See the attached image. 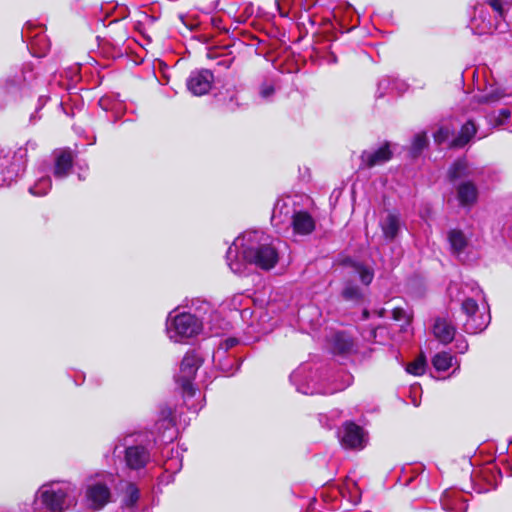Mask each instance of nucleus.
<instances>
[{
	"label": "nucleus",
	"instance_id": "obj_1",
	"mask_svg": "<svg viewBox=\"0 0 512 512\" xmlns=\"http://www.w3.org/2000/svg\"><path fill=\"white\" fill-rule=\"evenodd\" d=\"M235 250L241 249L245 262L263 270L273 268L278 262V252L270 241V237L262 231L244 232L233 243Z\"/></svg>",
	"mask_w": 512,
	"mask_h": 512
},
{
	"label": "nucleus",
	"instance_id": "obj_2",
	"mask_svg": "<svg viewBox=\"0 0 512 512\" xmlns=\"http://www.w3.org/2000/svg\"><path fill=\"white\" fill-rule=\"evenodd\" d=\"M77 488L69 482L44 484L36 494V503L43 505L45 512H64L73 507L78 498Z\"/></svg>",
	"mask_w": 512,
	"mask_h": 512
},
{
	"label": "nucleus",
	"instance_id": "obj_3",
	"mask_svg": "<svg viewBox=\"0 0 512 512\" xmlns=\"http://www.w3.org/2000/svg\"><path fill=\"white\" fill-rule=\"evenodd\" d=\"M459 290V287L455 283H451L448 287V293L451 298L456 297L457 300L461 301V314L465 317L463 320V329L468 334H477L483 331L490 322V315L479 310V306L473 297L466 296L465 291L464 299H461L455 292Z\"/></svg>",
	"mask_w": 512,
	"mask_h": 512
},
{
	"label": "nucleus",
	"instance_id": "obj_4",
	"mask_svg": "<svg viewBox=\"0 0 512 512\" xmlns=\"http://www.w3.org/2000/svg\"><path fill=\"white\" fill-rule=\"evenodd\" d=\"M202 326V320L194 314L183 312L173 316L170 312L166 320V333L170 340L182 342L199 334Z\"/></svg>",
	"mask_w": 512,
	"mask_h": 512
},
{
	"label": "nucleus",
	"instance_id": "obj_5",
	"mask_svg": "<svg viewBox=\"0 0 512 512\" xmlns=\"http://www.w3.org/2000/svg\"><path fill=\"white\" fill-rule=\"evenodd\" d=\"M487 3L495 12V21L489 16L484 5H478L475 7V14L471 20V29L479 35L491 33L494 30L504 32L508 26L498 21V18L504 19L505 10L501 0H487Z\"/></svg>",
	"mask_w": 512,
	"mask_h": 512
},
{
	"label": "nucleus",
	"instance_id": "obj_6",
	"mask_svg": "<svg viewBox=\"0 0 512 512\" xmlns=\"http://www.w3.org/2000/svg\"><path fill=\"white\" fill-rule=\"evenodd\" d=\"M201 363L202 360L195 351L186 353L181 362L180 372L176 376V381L181 386L183 393L187 396H193L195 394L192 381Z\"/></svg>",
	"mask_w": 512,
	"mask_h": 512
},
{
	"label": "nucleus",
	"instance_id": "obj_7",
	"mask_svg": "<svg viewBox=\"0 0 512 512\" xmlns=\"http://www.w3.org/2000/svg\"><path fill=\"white\" fill-rule=\"evenodd\" d=\"M124 462L130 470H141L149 463L151 454L142 444H134L131 437L124 439Z\"/></svg>",
	"mask_w": 512,
	"mask_h": 512
},
{
	"label": "nucleus",
	"instance_id": "obj_8",
	"mask_svg": "<svg viewBox=\"0 0 512 512\" xmlns=\"http://www.w3.org/2000/svg\"><path fill=\"white\" fill-rule=\"evenodd\" d=\"M26 82L24 71L15 74L6 75L0 81V100L7 104L17 100L21 96V91Z\"/></svg>",
	"mask_w": 512,
	"mask_h": 512
},
{
	"label": "nucleus",
	"instance_id": "obj_9",
	"mask_svg": "<svg viewBox=\"0 0 512 512\" xmlns=\"http://www.w3.org/2000/svg\"><path fill=\"white\" fill-rule=\"evenodd\" d=\"M86 503L93 510L102 509L111 499V491L106 482L96 481L86 488Z\"/></svg>",
	"mask_w": 512,
	"mask_h": 512
},
{
	"label": "nucleus",
	"instance_id": "obj_10",
	"mask_svg": "<svg viewBox=\"0 0 512 512\" xmlns=\"http://www.w3.org/2000/svg\"><path fill=\"white\" fill-rule=\"evenodd\" d=\"M338 434L341 445L347 449H362L365 446L364 431L353 422H345Z\"/></svg>",
	"mask_w": 512,
	"mask_h": 512
},
{
	"label": "nucleus",
	"instance_id": "obj_11",
	"mask_svg": "<svg viewBox=\"0 0 512 512\" xmlns=\"http://www.w3.org/2000/svg\"><path fill=\"white\" fill-rule=\"evenodd\" d=\"M213 79L212 72L207 69L193 71L187 79V87L193 95L201 96L209 92Z\"/></svg>",
	"mask_w": 512,
	"mask_h": 512
},
{
	"label": "nucleus",
	"instance_id": "obj_12",
	"mask_svg": "<svg viewBox=\"0 0 512 512\" xmlns=\"http://www.w3.org/2000/svg\"><path fill=\"white\" fill-rule=\"evenodd\" d=\"M392 157L389 144L385 143L375 150H365L361 154V164L366 168H372L388 162Z\"/></svg>",
	"mask_w": 512,
	"mask_h": 512
},
{
	"label": "nucleus",
	"instance_id": "obj_13",
	"mask_svg": "<svg viewBox=\"0 0 512 512\" xmlns=\"http://www.w3.org/2000/svg\"><path fill=\"white\" fill-rule=\"evenodd\" d=\"M155 430L164 442H170L176 437L172 410L170 408H163L160 411L159 418L155 423Z\"/></svg>",
	"mask_w": 512,
	"mask_h": 512
},
{
	"label": "nucleus",
	"instance_id": "obj_14",
	"mask_svg": "<svg viewBox=\"0 0 512 512\" xmlns=\"http://www.w3.org/2000/svg\"><path fill=\"white\" fill-rule=\"evenodd\" d=\"M379 226L386 240H394L400 232V217L395 212H387L379 221Z\"/></svg>",
	"mask_w": 512,
	"mask_h": 512
},
{
	"label": "nucleus",
	"instance_id": "obj_15",
	"mask_svg": "<svg viewBox=\"0 0 512 512\" xmlns=\"http://www.w3.org/2000/svg\"><path fill=\"white\" fill-rule=\"evenodd\" d=\"M290 223L295 234L308 235L315 229V222L312 216L303 211L295 212Z\"/></svg>",
	"mask_w": 512,
	"mask_h": 512
},
{
	"label": "nucleus",
	"instance_id": "obj_16",
	"mask_svg": "<svg viewBox=\"0 0 512 512\" xmlns=\"http://www.w3.org/2000/svg\"><path fill=\"white\" fill-rule=\"evenodd\" d=\"M442 507L449 512H466L468 505L459 491H445L441 498Z\"/></svg>",
	"mask_w": 512,
	"mask_h": 512
},
{
	"label": "nucleus",
	"instance_id": "obj_17",
	"mask_svg": "<svg viewBox=\"0 0 512 512\" xmlns=\"http://www.w3.org/2000/svg\"><path fill=\"white\" fill-rule=\"evenodd\" d=\"M332 349L335 354L349 355L355 352V343L347 333L337 332L332 337Z\"/></svg>",
	"mask_w": 512,
	"mask_h": 512
},
{
	"label": "nucleus",
	"instance_id": "obj_18",
	"mask_svg": "<svg viewBox=\"0 0 512 512\" xmlns=\"http://www.w3.org/2000/svg\"><path fill=\"white\" fill-rule=\"evenodd\" d=\"M73 158L68 150H61L55 153L54 176L62 179L66 177L72 168Z\"/></svg>",
	"mask_w": 512,
	"mask_h": 512
},
{
	"label": "nucleus",
	"instance_id": "obj_19",
	"mask_svg": "<svg viewBox=\"0 0 512 512\" xmlns=\"http://www.w3.org/2000/svg\"><path fill=\"white\" fill-rule=\"evenodd\" d=\"M293 213L295 212L285 200H278L273 208L271 221L274 226L278 227L290 222Z\"/></svg>",
	"mask_w": 512,
	"mask_h": 512
},
{
	"label": "nucleus",
	"instance_id": "obj_20",
	"mask_svg": "<svg viewBox=\"0 0 512 512\" xmlns=\"http://www.w3.org/2000/svg\"><path fill=\"white\" fill-rule=\"evenodd\" d=\"M448 241L451 251L458 258L462 259V255L468 246V240L461 230L453 229L448 233Z\"/></svg>",
	"mask_w": 512,
	"mask_h": 512
},
{
	"label": "nucleus",
	"instance_id": "obj_21",
	"mask_svg": "<svg viewBox=\"0 0 512 512\" xmlns=\"http://www.w3.org/2000/svg\"><path fill=\"white\" fill-rule=\"evenodd\" d=\"M478 191L472 182H463L457 188V198L462 206H470L477 200Z\"/></svg>",
	"mask_w": 512,
	"mask_h": 512
},
{
	"label": "nucleus",
	"instance_id": "obj_22",
	"mask_svg": "<svg viewBox=\"0 0 512 512\" xmlns=\"http://www.w3.org/2000/svg\"><path fill=\"white\" fill-rule=\"evenodd\" d=\"M350 273L358 276L362 284L369 285L374 278V270L367 264L358 261H350L348 263Z\"/></svg>",
	"mask_w": 512,
	"mask_h": 512
},
{
	"label": "nucleus",
	"instance_id": "obj_23",
	"mask_svg": "<svg viewBox=\"0 0 512 512\" xmlns=\"http://www.w3.org/2000/svg\"><path fill=\"white\" fill-rule=\"evenodd\" d=\"M435 337L442 343H449L455 336V327L446 319H437L433 327Z\"/></svg>",
	"mask_w": 512,
	"mask_h": 512
},
{
	"label": "nucleus",
	"instance_id": "obj_24",
	"mask_svg": "<svg viewBox=\"0 0 512 512\" xmlns=\"http://www.w3.org/2000/svg\"><path fill=\"white\" fill-rule=\"evenodd\" d=\"M476 132L477 127L475 123L472 120H468L462 125L458 136L452 140L450 145L456 148L464 147L475 136Z\"/></svg>",
	"mask_w": 512,
	"mask_h": 512
},
{
	"label": "nucleus",
	"instance_id": "obj_25",
	"mask_svg": "<svg viewBox=\"0 0 512 512\" xmlns=\"http://www.w3.org/2000/svg\"><path fill=\"white\" fill-rule=\"evenodd\" d=\"M489 118L490 122L493 123L494 126H503L504 129L512 132V107L503 108L499 111L497 116L490 115Z\"/></svg>",
	"mask_w": 512,
	"mask_h": 512
},
{
	"label": "nucleus",
	"instance_id": "obj_26",
	"mask_svg": "<svg viewBox=\"0 0 512 512\" xmlns=\"http://www.w3.org/2000/svg\"><path fill=\"white\" fill-rule=\"evenodd\" d=\"M506 97L509 98L510 96L507 95L504 90L501 88L491 87L484 94L477 96V101L482 104H492L499 102Z\"/></svg>",
	"mask_w": 512,
	"mask_h": 512
},
{
	"label": "nucleus",
	"instance_id": "obj_27",
	"mask_svg": "<svg viewBox=\"0 0 512 512\" xmlns=\"http://www.w3.org/2000/svg\"><path fill=\"white\" fill-rule=\"evenodd\" d=\"M140 497L139 489L133 483H126L122 504L125 508L131 509L138 502Z\"/></svg>",
	"mask_w": 512,
	"mask_h": 512
},
{
	"label": "nucleus",
	"instance_id": "obj_28",
	"mask_svg": "<svg viewBox=\"0 0 512 512\" xmlns=\"http://www.w3.org/2000/svg\"><path fill=\"white\" fill-rule=\"evenodd\" d=\"M453 356L448 352L437 353L432 364L437 371H446L452 366Z\"/></svg>",
	"mask_w": 512,
	"mask_h": 512
},
{
	"label": "nucleus",
	"instance_id": "obj_29",
	"mask_svg": "<svg viewBox=\"0 0 512 512\" xmlns=\"http://www.w3.org/2000/svg\"><path fill=\"white\" fill-rule=\"evenodd\" d=\"M27 149L24 147L18 148L11 157L13 162L10 165V170L13 173H18L26 163Z\"/></svg>",
	"mask_w": 512,
	"mask_h": 512
},
{
	"label": "nucleus",
	"instance_id": "obj_30",
	"mask_svg": "<svg viewBox=\"0 0 512 512\" xmlns=\"http://www.w3.org/2000/svg\"><path fill=\"white\" fill-rule=\"evenodd\" d=\"M51 188V179L48 176L39 178L33 186L29 188L31 194L35 196H43L48 193Z\"/></svg>",
	"mask_w": 512,
	"mask_h": 512
},
{
	"label": "nucleus",
	"instance_id": "obj_31",
	"mask_svg": "<svg viewBox=\"0 0 512 512\" xmlns=\"http://www.w3.org/2000/svg\"><path fill=\"white\" fill-rule=\"evenodd\" d=\"M233 253H234V250L231 246V247H229V249L227 251V255H226L228 266L235 274H242L245 270V264L243 261L238 260L236 255H235V259L233 260L232 259V257L234 256Z\"/></svg>",
	"mask_w": 512,
	"mask_h": 512
},
{
	"label": "nucleus",
	"instance_id": "obj_32",
	"mask_svg": "<svg viewBox=\"0 0 512 512\" xmlns=\"http://www.w3.org/2000/svg\"><path fill=\"white\" fill-rule=\"evenodd\" d=\"M467 163L465 160L456 161L449 170V178L456 180L467 175Z\"/></svg>",
	"mask_w": 512,
	"mask_h": 512
},
{
	"label": "nucleus",
	"instance_id": "obj_33",
	"mask_svg": "<svg viewBox=\"0 0 512 512\" xmlns=\"http://www.w3.org/2000/svg\"><path fill=\"white\" fill-rule=\"evenodd\" d=\"M422 479V474H415L412 472L411 467H407L403 469L402 475L399 477V482L405 486H410L413 482H420Z\"/></svg>",
	"mask_w": 512,
	"mask_h": 512
},
{
	"label": "nucleus",
	"instance_id": "obj_34",
	"mask_svg": "<svg viewBox=\"0 0 512 512\" xmlns=\"http://www.w3.org/2000/svg\"><path fill=\"white\" fill-rule=\"evenodd\" d=\"M407 372L413 375H422L425 372V361L422 358L416 359L410 363L407 368Z\"/></svg>",
	"mask_w": 512,
	"mask_h": 512
},
{
	"label": "nucleus",
	"instance_id": "obj_35",
	"mask_svg": "<svg viewBox=\"0 0 512 512\" xmlns=\"http://www.w3.org/2000/svg\"><path fill=\"white\" fill-rule=\"evenodd\" d=\"M342 295L346 300H358L362 296L359 287L351 284L343 289Z\"/></svg>",
	"mask_w": 512,
	"mask_h": 512
},
{
	"label": "nucleus",
	"instance_id": "obj_36",
	"mask_svg": "<svg viewBox=\"0 0 512 512\" xmlns=\"http://www.w3.org/2000/svg\"><path fill=\"white\" fill-rule=\"evenodd\" d=\"M392 78L384 77L382 78L377 85L376 97H383L389 90H391Z\"/></svg>",
	"mask_w": 512,
	"mask_h": 512
},
{
	"label": "nucleus",
	"instance_id": "obj_37",
	"mask_svg": "<svg viewBox=\"0 0 512 512\" xmlns=\"http://www.w3.org/2000/svg\"><path fill=\"white\" fill-rule=\"evenodd\" d=\"M427 145V136L425 133L417 134L412 143V151L414 154H418Z\"/></svg>",
	"mask_w": 512,
	"mask_h": 512
},
{
	"label": "nucleus",
	"instance_id": "obj_38",
	"mask_svg": "<svg viewBox=\"0 0 512 512\" xmlns=\"http://www.w3.org/2000/svg\"><path fill=\"white\" fill-rule=\"evenodd\" d=\"M392 318L395 321H402L404 320L406 323L409 322V316L407 315L406 311L402 308L395 307L392 310Z\"/></svg>",
	"mask_w": 512,
	"mask_h": 512
},
{
	"label": "nucleus",
	"instance_id": "obj_39",
	"mask_svg": "<svg viewBox=\"0 0 512 512\" xmlns=\"http://www.w3.org/2000/svg\"><path fill=\"white\" fill-rule=\"evenodd\" d=\"M449 128L441 127L434 135L435 141L439 144L445 142L449 138Z\"/></svg>",
	"mask_w": 512,
	"mask_h": 512
},
{
	"label": "nucleus",
	"instance_id": "obj_40",
	"mask_svg": "<svg viewBox=\"0 0 512 512\" xmlns=\"http://www.w3.org/2000/svg\"><path fill=\"white\" fill-rule=\"evenodd\" d=\"M407 89V85L405 82L392 78L391 91H395L397 93H403Z\"/></svg>",
	"mask_w": 512,
	"mask_h": 512
},
{
	"label": "nucleus",
	"instance_id": "obj_41",
	"mask_svg": "<svg viewBox=\"0 0 512 512\" xmlns=\"http://www.w3.org/2000/svg\"><path fill=\"white\" fill-rule=\"evenodd\" d=\"M274 93V87L270 84H264L260 89V95L263 99L270 98Z\"/></svg>",
	"mask_w": 512,
	"mask_h": 512
},
{
	"label": "nucleus",
	"instance_id": "obj_42",
	"mask_svg": "<svg viewBox=\"0 0 512 512\" xmlns=\"http://www.w3.org/2000/svg\"><path fill=\"white\" fill-rule=\"evenodd\" d=\"M370 314H371L370 311L364 310L363 311V318L364 319H368L370 317ZM372 314L376 315L379 318H383L386 315V309L385 308L375 309V310L372 311Z\"/></svg>",
	"mask_w": 512,
	"mask_h": 512
},
{
	"label": "nucleus",
	"instance_id": "obj_43",
	"mask_svg": "<svg viewBox=\"0 0 512 512\" xmlns=\"http://www.w3.org/2000/svg\"><path fill=\"white\" fill-rule=\"evenodd\" d=\"M458 353H465L468 350V343L465 339L457 340L455 345Z\"/></svg>",
	"mask_w": 512,
	"mask_h": 512
},
{
	"label": "nucleus",
	"instance_id": "obj_44",
	"mask_svg": "<svg viewBox=\"0 0 512 512\" xmlns=\"http://www.w3.org/2000/svg\"><path fill=\"white\" fill-rule=\"evenodd\" d=\"M344 384L335 388V389H332L329 391V393H334V392H337V391H340V390H343L344 388H346L347 386H349L351 384V381H352V376L350 374H345L344 375Z\"/></svg>",
	"mask_w": 512,
	"mask_h": 512
},
{
	"label": "nucleus",
	"instance_id": "obj_45",
	"mask_svg": "<svg viewBox=\"0 0 512 512\" xmlns=\"http://www.w3.org/2000/svg\"><path fill=\"white\" fill-rule=\"evenodd\" d=\"M30 45H31L32 50L34 51L33 53L35 55H37L38 57L43 56L45 54L46 50L48 49V46H49L48 44H45L43 46V48H41L40 51H35L36 40L31 41Z\"/></svg>",
	"mask_w": 512,
	"mask_h": 512
},
{
	"label": "nucleus",
	"instance_id": "obj_46",
	"mask_svg": "<svg viewBox=\"0 0 512 512\" xmlns=\"http://www.w3.org/2000/svg\"><path fill=\"white\" fill-rule=\"evenodd\" d=\"M368 341H376L377 328H371L367 331V336H364Z\"/></svg>",
	"mask_w": 512,
	"mask_h": 512
},
{
	"label": "nucleus",
	"instance_id": "obj_47",
	"mask_svg": "<svg viewBox=\"0 0 512 512\" xmlns=\"http://www.w3.org/2000/svg\"><path fill=\"white\" fill-rule=\"evenodd\" d=\"M302 377V369H298L296 371H294L291 376H290V380L294 383V384H297V382L301 379Z\"/></svg>",
	"mask_w": 512,
	"mask_h": 512
},
{
	"label": "nucleus",
	"instance_id": "obj_48",
	"mask_svg": "<svg viewBox=\"0 0 512 512\" xmlns=\"http://www.w3.org/2000/svg\"><path fill=\"white\" fill-rule=\"evenodd\" d=\"M211 23L213 25V27L217 28L218 30H225L226 29L222 26V19L221 18H216V17H213L211 19Z\"/></svg>",
	"mask_w": 512,
	"mask_h": 512
},
{
	"label": "nucleus",
	"instance_id": "obj_49",
	"mask_svg": "<svg viewBox=\"0 0 512 512\" xmlns=\"http://www.w3.org/2000/svg\"><path fill=\"white\" fill-rule=\"evenodd\" d=\"M465 287H466V288H470V289H471V292H472L473 296H476V295H478V294H480V293H481V291H480L479 287H478V286H476V284H475V283H472L471 285L466 284V285H465Z\"/></svg>",
	"mask_w": 512,
	"mask_h": 512
},
{
	"label": "nucleus",
	"instance_id": "obj_50",
	"mask_svg": "<svg viewBox=\"0 0 512 512\" xmlns=\"http://www.w3.org/2000/svg\"><path fill=\"white\" fill-rule=\"evenodd\" d=\"M238 343V340L235 338H229L225 341V346L227 349L234 347Z\"/></svg>",
	"mask_w": 512,
	"mask_h": 512
},
{
	"label": "nucleus",
	"instance_id": "obj_51",
	"mask_svg": "<svg viewBox=\"0 0 512 512\" xmlns=\"http://www.w3.org/2000/svg\"><path fill=\"white\" fill-rule=\"evenodd\" d=\"M232 61H233L232 59H224V60L219 61L217 64L219 66L229 68L231 66Z\"/></svg>",
	"mask_w": 512,
	"mask_h": 512
},
{
	"label": "nucleus",
	"instance_id": "obj_52",
	"mask_svg": "<svg viewBox=\"0 0 512 512\" xmlns=\"http://www.w3.org/2000/svg\"><path fill=\"white\" fill-rule=\"evenodd\" d=\"M297 390L303 394H314L317 392L314 389H310L309 387H307V389H304L302 387L297 386Z\"/></svg>",
	"mask_w": 512,
	"mask_h": 512
},
{
	"label": "nucleus",
	"instance_id": "obj_53",
	"mask_svg": "<svg viewBox=\"0 0 512 512\" xmlns=\"http://www.w3.org/2000/svg\"><path fill=\"white\" fill-rule=\"evenodd\" d=\"M9 155H5L3 158H0V168H3L6 166V164L9 162Z\"/></svg>",
	"mask_w": 512,
	"mask_h": 512
},
{
	"label": "nucleus",
	"instance_id": "obj_54",
	"mask_svg": "<svg viewBox=\"0 0 512 512\" xmlns=\"http://www.w3.org/2000/svg\"><path fill=\"white\" fill-rule=\"evenodd\" d=\"M42 40L46 42L45 36L39 37V41H42Z\"/></svg>",
	"mask_w": 512,
	"mask_h": 512
},
{
	"label": "nucleus",
	"instance_id": "obj_55",
	"mask_svg": "<svg viewBox=\"0 0 512 512\" xmlns=\"http://www.w3.org/2000/svg\"><path fill=\"white\" fill-rule=\"evenodd\" d=\"M118 448H119V446H118V445H116V446H115V449H114V452H115V453H116V451L118 450Z\"/></svg>",
	"mask_w": 512,
	"mask_h": 512
}]
</instances>
